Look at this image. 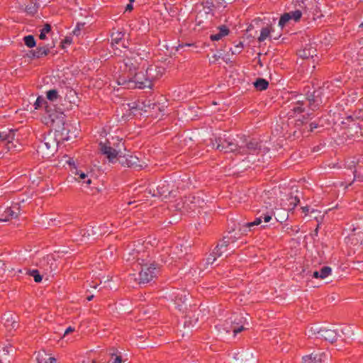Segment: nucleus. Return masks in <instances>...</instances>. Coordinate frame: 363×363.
Masks as SVG:
<instances>
[{
	"label": "nucleus",
	"mask_w": 363,
	"mask_h": 363,
	"mask_svg": "<svg viewBox=\"0 0 363 363\" xmlns=\"http://www.w3.org/2000/svg\"><path fill=\"white\" fill-rule=\"evenodd\" d=\"M123 73L117 79L118 85L126 89H152L153 82L160 79L163 68L153 65H147V60L138 55L124 59Z\"/></svg>",
	"instance_id": "nucleus-1"
},
{
	"label": "nucleus",
	"mask_w": 363,
	"mask_h": 363,
	"mask_svg": "<svg viewBox=\"0 0 363 363\" xmlns=\"http://www.w3.org/2000/svg\"><path fill=\"white\" fill-rule=\"evenodd\" d=\"M145 252L141 255L139 251L137 252L136 259L141 266L139 273V283L145 284L150 281L156 277L159 272V267L155 263H150V260L147 259L149 255H145Z\"/></svg>",
	"instance_id": "nucleus-2"
},
{
	"label": "nucleus",
	"mask_w": 363,
	"mask_h": 363,
	"mask_svg": "<svg viewBox=\"0 0 363 363\" xmlns=\"http://www.w3.org/2000/svg\"><path fill=\"white\" fill-rule=\"evenodd\" d=\"M242 146L240 147V155H253L258 153L262 148V143L255 139L247 140L245 135L240 136Z\"/></svg>",
	"instance_id": "nucleus-3"
},
{
	"label": "nucleus",
	"mask_w": 363,
	"mask_h": 363,
	"mask_svg": "<svg viewBox=\"0 0 363 363\" xmlns=\"http://www.w3.org/2000/svg\"><path fill=\"white\" fill-rule=\"evenodd\" d=\"M119 163L123 167H128L135 170L141 169L145 165V162L139 160V158L132 154H125L119 155Z\"/></svg>",
	"instance_id": "nucleus-4"
},
{
	"label": "nucleus",
	"mask_w": 363,
	"mask_h": 363,
	"mask_svg": "<svg viewBox=\"0 0 363 363\" xmlns=\"http://www.w3.org/2000/svg\"><path fill=\"white\" fill-rule=\"evenodd\" d=\"M57 147V142L50 135L45 136L38 146V151L49 157L53 155Z\"/></svg>",
	"instance_id": "nucleus-5"
},
{
	"label": "nucleus",
	"mask_w": 363,
	"mask_h": 363,
	"mask_svg": "<svg viewBox=\"0 0 363 363\" xmlns=\"http://www.w3.org/2000/svg\"><path fill=\"white\" fill-rule=\"evenodd\" d=\"M153 196H162L167 198L173 193L172 186L167 181H160L156 189L154 186L150 188L149 191L152 193Z\"/></svg>",
	"instance_id": "nucleus-6"
},
{
	"label": "nucleus",
	"mask_w": 363,
	"mask_h": 363,
	"mask_svg": "<svg viewBox=\"0 0 363 363\" xmlns=\"http://www.w3.org/2000/svg\"><path fill=\"white\" fill-rule=\"evenodd\" d=\"M203 203L204 201L199 196L189 195V196L185 197L183 201L182 208L184 211L187 212L195 211L202 207Z\"/></svg>",
	"instance_id": "nucleus-7"
},
{
	"label": "nucleus",
	"mask_w": 363,
	"mask_h": 363,
	"mask_svg": "<svg viewBox=\"0 0 363 363\" xmlns=\"http://www.w3.org/2000/svg\"><path fill=\"white\" fill-rule=\"evenodd\" d=\"M100 151L106 156L109 162H113L116 159L119 157V148L110 146V140H107L106 143H99Z\"/></svg>",
	"instance_id": "nucleus-8"
},
{
	"label": "nucleus",
	"mask_w": 363,
	"mask_h": 363,
	"mask_svg": "<svg viewBox=\"0 0 363 363\" xmlns=\"http://www.w3.org/2000/svg\"><path fill=\"white\" fill-rule=\"evenodd\" d=\"M296 194H294V192H291L286 194L281 199V206L284 211H290L294 210L300 202L299 196L297 195L298 191H296Z\"/></svg>",
	"instance_id": "nucleus-9"
},
{
	"label": "nucleus",
	"mask_w": 363,
	"mask_h": 363,
	"mask_svg": "<svg viewBox=\"0 0 363 363\" xmlns=\"http://www.w3.org/2000/svg\"><path fill=\"white\" fill-rule=\"evenodd\" d=\"M20 213V207L15 203L10 207L2 208L0 206V221H8L10 219L16 218Z\"/></svg>",
	"instance_id": "nucleus-10"
},
{
	"label": "nucleus",
	"mask_w": 363,
	"mask_h": 363,
	"mask_svg": "<svg viewBox=\"0 0 363 363\" xmlns=\"http://www.w3.org/2000/svg\"><path fill=\"white\" fill-rule=\"evenodd\" d=\"M63 101L61 107L58 108L60 114H62L64 111L72 109V106L77 104V93L72 89L67 91Z\"/></svg>",
	"instance_id": "nucleus-11"
},
{
	"label": "nucleus",
	"mask_w": 363,
	"mask_h": 363,
	"mask_svg": "<svg viewBox=\"0 0 363 363\" xmlns=\"http://www.w3.org/2000/svg\"><path fill=\"white\" fill-rule=\"evenodd\" d=\"M240 235L239 233L235 231V228H233L232 230L228 231V234L223 237V240L230 245V252H235V250L239 247L235 242L238 238V235Z\"/></svg>",
	"instance_id": "nucleus-12"
},
{
	"label": "nucleus",
	"mask_w": 363,
	"mask_h": 363,
	"mask_svg": "<svg viewBox=\"0 0 363 363\" xmlns=\"http://www.w3.org/2000/svg\"><path fill=\"white\" fill-rule=\"evenodd\" d=\"M214 253H216L218 257H221L223 255L228 256L233 252H230V245L222 239L214 248Z\"/></svg>",
	"instance_id": "nucleus-13"
},
{
	"label": "nucleus",
	"mask_w": 363,
	"mask_h": 363,
	"mask_svg": "<svg viewBox=\"0 0 363 363\" xmlns=\"http://www.w3.org/2000/svg\"><path fill=\"white\" fill-rule=\"evenodd\" d=\"M318 335L320 337L325 340L333 343L337 340V334L335 330L331 329H320L318 331Z\"/></svg>",
	"instance_id": "nucleus-14"
},
{
	"label": "nucleus",
	"mask_w": 363,
	"mask_h": 363,
	"mask_svg": "<svg viewBox=\"0 0 363 363\" xmlns=\"http://www.w3.org/2000/svg\"><path fill=\"white\" fill-rule=\"evenodd\" d=\"M125 33L121 31H116L111 33V45L113 46L121 44L122 47L128 48V43L124 39Z\"/></svg>",
	"instance_id": "nucleus-15"
},
{
	"label": "nucleus",
	"mask_w": 363,
	"mask_h": 363,
	"mask_svg": "<svg viewBox=\"0 0 363 363\" xmlns=\"http://www.w3.org/2000/svg\"><path fill=\"white\" fill-rule=\"evenodd\" d=\"M307 99L308 106L313 111L318 108L320 104L322 103L318 91H315L311 94L308 95Z\"/></svg>",
	"instance_id": "nucleus-16"
},
{
	"label": "nucleus",
	"mask_w": 363,
	"mask_h": 363,
	"mask_svg": "<svg viewBox=\"0 0 363 363\" xmlns=\"http://www.w3.org/2000/svg\"><path fill=\"white\" fill-rule=\"evenodd\" d=\"M16 130L6 128L0 130V141L11 143L15 138Z\"/></svg>",
	"instance_id": "nucleus-17"
},
{
	"label": "nucleus",
	"mask_w": 363,
	"mask_h": 363,
	"mask_svg": "<svg viewBox=\"0 0 363 363\" xmlns=\"http://www.w3.org/2000/svg\"><path fill=\"white\" fill-rule=\"evenodd\" d=\"M230 140V139L229 138H216L215 143H213V146H216V150L223 151L224 152H227V150H228L229 147Z\"/></svg>",
	"instance_id": "nucleus-18"
},
{
	"label": "nucleus",
	"mask_w": 363,
	"mask_h": 363,
	"mask_svg": "<svg viewBox=\"0 0 363 363\" xmlns=\"http://www.w3.org/2000/svg\"><path fill=\"white\" fill-rule=\"evenodd\" d=\"M50 49L47 46H39L35 50L30 51L28 56L34 58H40L48 55Z\"/></svg>",
	"instance_id": "nucleus-19"
},
{
	"label": "nucleus",
	"mask_w": 363,
	"mask_h": 363,
	"mask_svg": "<svg viewBox=\"0 0 363 363\" xmlns=\"http://www.w3.org/2000/svg\"><path fill=\"white\" fill-rule=\"evenodd\" d=\"M87 232L89 233V235H90L89 232H91L92 235L98 238L99 236L108 233V228L104 225L92 226L90 229L87 230Z\"/></svg>",
	"instance_id": "nucleus-20"
},
{
	"label": "nucleus",
	"mask_w": 363,
	"mask_h": 363,
	"mask_svg": "<svg viewBox=\"0 0 363 363\" xmlns=\"http://www.w3.org/2000/svg\"><path fill=\"white\" fill-rule=\"evenodd\" d=\"M3 320L6 328L16 329L18 326V324L15 319V315L11 313H5L3 316Z\"/></svg>",
	"instance_id": "nucleus-21"
},
{
	"label": "nucleus",
	"mask_w": 363,
	"mask_h": 363,
	"mask_svg": "<svg viewBox=\"0 0 363 363\" xmlns=\"http://www.w3.org/2000/svg\"><path fill=\"white\" fill-rule=\"evenodd\" d=\"M62 128L61 130H55L56 135L60 138L61 140H69L72 138L69 134V130L68 129V124L62 123Z\"/></svg>",
	"instance_id": "nucleus-22"
},
{
	"label": "nucleus",
	"mask_w": 363,
	"mask_h": 363,
	"mask_svg": "<svg viewBox=\"0 0 363 363\" xmlns=\"http://www.w3.org/2000/svg\"><path fill=\"white\" fill-rule=\"evenodd\" d=\"M354 180L363 182V161H358L353 171Z\"/></svg>",
	"instance_id": "nucleus-23"
},
{
	"label": "nucleus",
	"mask_w": 363,
	"mask_h": 363,
	"mask_svg": "<svg viewBox=\"0 0 363 363\" xmlns=\"http://www.w3.org/2000/svg\"><path fill=\"white\" fill-rule=\"evenodd\" d=\"M240 138V137H239ZM242 146V140H230L228 150H227V152H235V154L240 155V147Z\"/></svg>",
	"instance_id": "nucleus-24"
},
{
	"label": "nucleus",
	"mask_w": 363,
	"mask_h": 363,
	"mask_svg": "<svg viewBox=\"0 0 363 363\" xmlns=\"http://www.w3.org/2000/svg\"><path fill=\"white\" fill-rule=\"evenodd\" d=\"M323 356H324V357L325 356L324 353H321L319 354H311L310 355L303 357V359L305 362H307V363H323V359H322Z\"/></svg>",
	"instance_id": "nucleus-25"
},
{
	"label": "nucleus",
	"mask_w": 363,
	"mask_h": 363,
	"mask_svg": "<svg viewBox=\"0 0 363 363\" xmlns=\"http://www.w3.org/2000/svg\"><path fill=\"white\" fill-rule=\"evenodd\" d=\"M48 354L45 351L38 352L36 359L39 363H55L56 359L52 357H47Z\"/></svg>",
	"instance_id": "nucleus-26"
},
{
	"label": "nucleus",
	"mask_w": 363,
	"mask_h": 363,
	"mask_svg": "<svg viewBox=\"0 0 363 363\" xmlns=\"http://www.w3.org/2000/svg\"><path fill=\"white\" fill-rule=\"evenodd\" d=\"M46 97L50 102L55 103L62 101V97L59 94L57 89H50L46 92Z\"/></svg>",
	"instance_id": "nucleus-27"
},
{
	"label": "nucleus",
	"mask_w": 363,
	"mask_h": 363,
	"mask_svg": "<svg viewBox=\"0 0 363 363\" xmlns=\"http://www.w3.org/2000/svg\"><path fill=\"white\" fill-rule=\"evenodd\" d=\"M110 146L117 147V149L119 148V155H122V150H125L124 143H123L122 139H120L118 137H112L110 140Z\"/></svg>",
	"instance_id": "nucleus-28"
},
{
	"label": "nucleus",
	"mask_w": 363,
	"mask_h": 363,
	"mask_svg": "<svg viewBox=\"0 0 363 363\" xmlns=\"http://www.w3.org/2000/svg\"><path fill=\"white\" fill-rule=\"evenodd\" d=\"M254 86L257 90L264 91L268 88L269 82L264 79L259 78L254 82Z\"/></svg>",
	"instance_id": "nucleus-29"
},
{
	"label": "nucleus",
	"mask_w": 363,
	"mask_h": 363,
	"mask_svg": "<svg viewBox=\"0 0 363 363\" xmlns=\"http://www.w3.org/2000/svg\"><path fill=\"white\" fill-rule=\"evenodd\" d=\"M75 175H78L79 177L77 179L82 181L83 183L86 184L87 185H90L91 183V179L89 177V175L82 170L76 169Z\"/></svg>",
	"instance_id": "nucleus-30"
},
{
	"label": "nucleus",
	"mask_w": 363,
	"mask_h": 363,
	"mask_svg": "<svg viewBox=\"0 0 363 363\" xmlns=\"http://www.w3.org/2000/svg\"><path fill=\"white\" fill-rule=\"evenodd\" d=\"M44 105L45 106L46 112L49 113L48 110V102L42 96H38L34 104L35 109H39Z\"/></svg>",
	"instance_id": "nucleus-31"
},
{
	"label": "nucleus",
	"mask_w": 363,
	"mask_h": 363,
	"mask_svg": "<svg viewBox=\"0 0 363 363\" xmlns=\"http://www.w3.org/2000/svg\"><path fill=\"white\" fill-rule=\"evenodd\" d=\"M271 33V29L269 27L262 28L260 32V35L258 37L259 42H263L265 40Z\"/></svg>",
	"instance_id": "nucleus-32"
},
{
	"label": "nucleus",
	"mask_w": 363,
	"mask_h": 363,
	"mask_svg": "<svg viewBox=\"0 0 363 363\" xmlns=\"http://www.w3.org/2000/svg\"><path fill=\"white\" fill-rule=\"evenodd\" d=\"M23 42L25 45L29 48H34L36 45L35 40L32 35L25 36L23 38Z\"/></svg>",
	"instance_id": "nucleus-33"
},
{
	"label": "nucleus",
	"mask_w": 363,
	"mask_h": 363,
	"mask_svg": "<svg viewBox=\"0 0 363 363\" xmlns=\"http://www.w3.org/2000/svg\"><path fill=\"white\" fill-rule=\"evenodd\" d=\"M262 222V216L259 215V216L256 218L254 221L245 223L243 225V228H249V231H250L251 228L261 224Z\"/></svg>",
	"instance_id": "nucleus-34"
},
{
	"label": "nucleus",
	"mask_w": 363,
	"mask_h": 363,
	"mask_svg": "<svg viewBox=\"0 0 363 363\" xmlns=\"http://www.w3.org/2000/svg\"><path fill=\"white\" fill-rule=\"evenodd\" d=\"M116 350L112 348L109 351V355L113 359V363H122V358L120 355L116 354Z\"/></svg>",
	"instance_id": "nucleus-35"
},
{
	"label": "nucleus",
	"mask_w": 363,
	"mask_h": 363,
	"mask_svg": "<svg viewBox=\"0 0 363 363\" xmlns=\"http://www.w3.org/2000/svg\"><path fill=\"white\" fill-rule=\"evenodd\" d=\"M291 20V16L289 13H284L282 14L280 17L279 21V26L283 28L286 23H288Z\"/></svg>",
	"instance_id": "nucleus-36"
},
{
	"label": "nucleus",
	"mask_w": 363,
	"mask_h": 363,
	"mask_svg": "<svg viewBox=\"0 0 363 363\" xmlns=\"http://www.w3.org/2000/svg\"><path fill=\"white\" fill-rule=\"evenodd\" d=\"M311 51V49H304L301 51H300V56L304 59H308L310 57H313V54L315 52V50H313L312 52Z\"/></svg>",
	"instance_id": "nucleus-37"
},
{
	"label": "nucleus",
	"mask_w": 363,
	"mask_h": 363,
	"mask_svg": "<svg viewBox=\"0 0 363 363\" xmlns=\"http://www.w3.org/2000/svg\"><path fill=\"white\" fill-rule=\"evenodd\" d=\"M303 102L301 101H298L296 104H294L291 108V111H294V113H301L303 111L304 108H303Z\"/></svg>",
	"instance_id": "nucleus-38"
},
{
	"label": "nucleus",
	"mask_w": 363,
	"mask_h": 363,
	"mask_svg": "<svg viewBox=\"0 0 363 363\" xmlns=\"http://www.w3.org/2000/svg\"><path fill=\"white\" fill-rule=\"evenodd\" d=\"M331 271L332 270L330 267H328V266L323 267L319 271L320 279H325V278L328 277L331 274Z\"/></svg>",
	"instance_id": "nucleus-39"
},
{
	"label": "nucleus",
	"mask_w": 363,
	"mask_h": 363,
	"mask_svg": "<svg viewBox=\"0 0 363 363\" xmlns=\"http://www.w3.org/2000/svg\"><path fill=\"white\" fill-rule=\"evenodd\" d=\"M51 30V26L48 23L45 24L43 28L40 30L39 35L40 39H46V33H48Z\"/></svg>",
	"instance_id": "nucleus-40"
},
{
	"label": "nucleus",
	"mask_w": 363,
	"mask_h": 363,
	"mask_svg": "<svg viewBox=\"0 0 363 363\" xmlns=\"http://www.w3.org/2000/svg\"><path fill=\"white\" fill-rule=\"evenodd\" d=\"M29 275L34 278V281L37 283H39L42 281V276L40 274L39 272L37 269H33L29 271Z\"/></svg>",
	"instance_id": "nucleus-41"
},
{
	"label": "nucleus",
	"mask_w": 363,
	"mask_h": 363,
	"mask_svg": "<svg viewBox=\"0 0 363 363\" xmlns=\"http://www.w3.org/2000/svg\"><path fill=\"white\" fill-rule=\"evenodd\" d=\"M288 13L291 16V19H293L295 22L298 21L302 16V13L299 10H296Z\"/></svg>",
	"instance_id": "nucleus-42"
},
{
	"label": "nucleus",
	"mask_w": 363,
	"mask_h": 363,
	"mask_svg": "<svg viewBox=\"0 0 363 363\" xmlns=\"http://www.w3.org/2000/svg\"><path fill=\"white\" fill-rule=\"evenodd\" d=\"M272 214V211H267L266 213H261L260 216H262V220L265 223H268L271 220Z\"/></svg>",
	"instance_id": "nucleus-43"
},
{
	"label": "nucleus",
	"mask_w": 363,
	"mask_h": 363,
	"mask_svg": "<svg viewBox=\"0 0 363 363\" xmlns=\"http://www.w3.org/2000/svg\"><path fill=\"white\" fill-rule=\"evenodd\" d=\"M219 32L218 33H220L222 36H226L229 34L230 30L226 26H220L218 27Z\"/></svg>",
	"instance_id": "nucleus-44"
},
{
	"label": "nucleus",
	"mask_w": 363,
	"mask_h": 363,
	"mask_svg": "<svg viewBox=\"0 0 363 363\" xmlns=\"http://www.w3.org/2000/svg\"><path fill=\"white\" fill-rule=\"evenodd\" d=\"M218 257L217 256V255L216 253H214V250L212 252V253H211L209 255V256L208 257L207 259H206V262L208 264H212L214 263V262L216 260V259L218 258Z\"/></svg>",
	"instance_id": "nucleus-45"
},
{
	"label": "nucleus",
	"mask_w": 363,
	"mask_h": 363,
	"mask_svg": "<svg viewBox=\"0 0 363 363\" xmlns=\"http://www.w3.org/2000/svg\"><path fill=\"white\" fill-rule=\"evenodd\" d=\"M84 26V23H77L76 28L73 30L74 34L76 35H79L81 28H83Z\"/></svg>",
	"instance_id": "nucleus-46"
},
{
	"label": "nucleus",
	"mask_w": 363,
	"mask_h": 363,
	"mask_svg": "<svg viewBox=\"0 0 363 363\" xmlns=\"http://www.w3.org/2000/svg\"><path fill=\"white\" fill-rule=\"evenodd\" d=\"M232 330H233L234 336H235L238 333H239L241 331L244 330L245 328L242 325L239 326V327L233 326L232 328Z\"/></svg>",
	"instance_id": "nucleus-47"
},
{
	"label": "nucleus",
	"mask_w": 363,
	"mask_h": 363,
	"mask_svg": "<svg viewBox=\"0 0 363 363\" xmlns=\"http://www.w3.org/2000/svg\"><path fill=\"white\" fill-rule=\"evenodd\" d=\"M223 36H222L220 35V33H216V34H213V35H211L210 36V39L212 40V41H217V40H220Z\"/></svg>",
	"instance_id": "nucleus-48"
},
{
	"label": "nucleus",
	"mask_w": 363,
	"mask_h": 363,
	"mask_svg": "<svg viewBox=\"0 0 363 363\" xmlns=\"http://www.w3.org/2000/svg\"><path fill=\"white\" fill-rule=\"evenodd\" d=\"M206 4H207V8L208 9V11H207V13H208L209 11H212L213 10V8L214 7V5L211 2V3H209L208 1H206Z\"/></svg>",
	"instance_id": "nucleus-49"
},
{
	"label": "nucleus",
	"mask_w": 363,
	"mask_h": 363,
	"mask_svg": "<svg viewBox=\"0 0 363 363\" xmlns=\"http://www.w3.org/2000/svg\"><path fill=\"white\" fill-rule=\"evenodd\" d=\"M218 59H219V56H218L217 55H213L212 56L211 59L210 60V62L215 63Z\"/></svg>",
	"instance_id": "nucleus-50"
},
{
	"label": "nucleus",
	"mask_w": 363,
	"mask_h": 363,
	"mask_svg": "<svg viewBox=\"0 0 363 363\" xmlns=\"http://www.w3.org/2000/svg\"><path fill=\"white\" fill-rule=\"evenodd\" d=\"M73 331H74V328H72V327H71V326H69V328H67L66 329V330L65 331L64 335H67V334H68V333H72V332H73Z\"/></svg>",
	"instance_id": "nucleus-51"
},
{
	"label": "nucleus",
	"mask_w": 363,
	"mask_h": 363,
	"mask_svg": "<svg viewBox=\"0 0 363 363\" xmlns=\"http://www.w3.org/2000/svg\"><path fill=\"white\" fill-rule=\"evenodd\" d=\"M318 124L315 123H311L310 124V130L313 131L314 129L317 128Z\"/></svg>",
	"instance_id": "nucleus-52"
},
{
	"label": "nucleus",
	"mask_w": 363,
	"mask_h": 363,
	"mask_svg": "<svg viewBox=\"0 0 363 363\" xmlns=\"http://www.w3.org/2000/svg\"><path fill=\"white\" fill-rule=\"evenodd\" d=\"M301 210L306 215H307L309 211V208L308 206H303L301 207Z\"/></svg>",
	"instance_id": "nucleus-53"
},
{
	"label": "nucleus",
	"mask_w": 363,
	"mask_h": 363,
	"mask_svg": "<svg viewBox=\"0 0 363 363\" xmlns=\"http://www.w3.org/2000/svg\"><path fill=\"white\" fill-rule=\"evenodd\" d=\"M11 349V347H4L3 348V350H2V352L4 354H8L9 352V350Z\"/></svg>",
	"instance_id": "nucleus-54"
},
{
	"label": "nucleus",
	"mask_w": 363,
	"mask_h": 363,
	"mask_svg": "<svg viewBox=\"0 0 363 363\" xmlns=\"http://www.w3.org/2000/svg\"><path fill=\"white\" fill-rule=\"evenodd\" d=\"M313 278H316V279H318V278H320L319 271H315V272H313Z\"/></svg>",
	"instance_id": "nucleus-55"
},
{
	"label": "nucleus",
	"mask_w": 363,
	"mask_h": 363,
	"mask_svg": "<svg viewBox=\"0 0 363 363\" xmlns=\"http://www.w3.org/2000/svg\"><path fill=\"white\" fill-rule=\"evenodd\" d=\"M235 48L238 49V52H240L243 48V45L242 43H240L238 45L235 46Z\"/></svg>",
	"instance_id": "nucleus-56"
},
{
	"label": "nucleus",
	"mask_w": 363,
	"mask_h": 363,
	"mask_svg": "<svg viewBox=\"0 0 363 363\" xmlns=\"http://www.w3.org/2000/svg\"><path fill=\"white\" fill-rule=\"evenodd\" d=\"M49 117H50V118L51 122H52V123H55V119H54V118L52 117V114H49Z\"/></svg>",
	"instance_id": "nucleus-57"
},
{
	"label": "nucleus",
	"mask_w": 363,
	"mask_h": 363,
	"mask_svg": "<svg viewBox=\"0 0 363 363\" xmlns=\"http://www.w3.org/2000/svg\"><path fill=\"white\" fill-rule=\"evenodd\" d=\"M133 9V6L130 4H128L127 7H126V10H131Z\"/></svg>",
	"instance_id": "nucleus-58"
},
{
	"label": "nucleus",
	"mask_w": 363,
	"mask_h": 363,
	"mask_svg": "<svg viewBox=\"0 0 363 363\" xmlns=\"http://www.w3.org/2000/svg\"><path fill=\"white\" fill-rule=\"evenodd\" d=\"M93 297H94V296H93V295L89 296H88V297H87V300H88V301H91V300H92Z\"/></svg>",
	"instance_id": "nucleus-59"
},
{
	"label": "nucleus",
	"mask_w": 363,
	"mask_h": 363,
	"mask_svg": "<svg viewBox=\"0 0 363 363\" xmlns=\"http://www.w3.org/2000/svg\"><path fill=\"white\" fill-rule=\"evenodd\" d=\"M289 217L288 213H286V216L283 218V220H286Z\"/></svg>",
	"instance_id": "nucleus-60"
},
{
	"label": "nucleus",
	"mask_w": 363,
	"mask_h": 363,
	"mask_svg": "<svg viewBox=\"0 0 363 363\" xmlns=\"http://www.w3.org/2000/svg\"><path fill=\"white\" fill-rule=\"evenodd\" d=\"M276 220H277V221L280 222V223H282V222H283V220H279V218H276Z\"/></svg>",
	"instance_id": "nucleus-61"
},
{
	"label": "nucleus",
	"mask_w": 363,
	"mask_h": 363,
	"mask_svg": "<svg viewBox=\"0 0 363 363\" xmlns=\"http://www.w3.org/2000/svg\"><path fill=\"white\" fill-rule=\"evenodd\" d=\"M347 119L352 120V116H348Z\"/></svg>",
	"instance_id": "nucleus-62"
},
{
	"label": "nucleus",
	"mask_w": 363,
	"mask_h": 363,
	"mask_svg": "<svg viewBox=\"0 0 363 363\" xmlns=\"http://www.w3.org/2000/svg\"><path fill=\"white\" fill-rule=\"evenodd\" d=\"M91 363H96V360H92Z\"/></svg>",
	"instance_id": "nucleus-63"
},
{
	"label": "nucleus",
	"mask_w": 363,
	"mask_h": 363,
	"mask_svg": "<svg viewBox=\"0 0 363 363\" xmlns=\"http://www.w3.org/2000/svg\"><path fill=\"white\" fill-rule=\"evenodd\" d=\"M360 26H362V27H363V23H362V24L360 25Z\"/></svg>",
	"instance_id": "nucleus-64"
}]
</instances>
